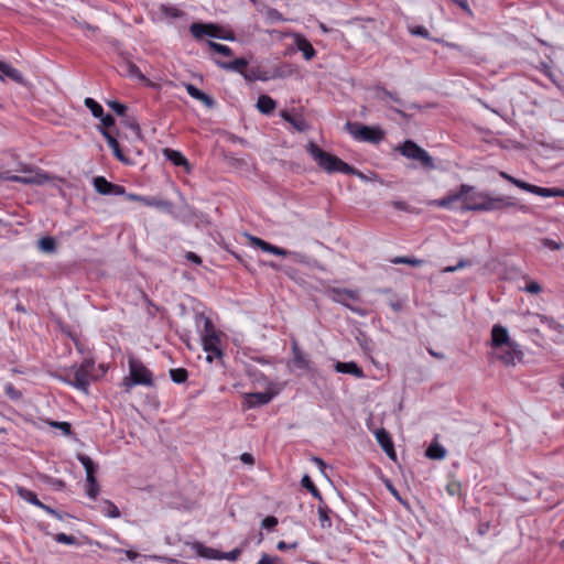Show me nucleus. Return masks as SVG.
Masks as SVG:
<instances>
[{"instance_id":"4be33fe9","label":"nucleus","mask_w":564,"mask_h":564,"mask_svg":"<svg viewBox=\"0 0 564 564\" xmlns=\"http://www.w3.org/2000/svg\"><path fill=\"white\" fill-rule=\"evenodd\" d=\"M185 88H186L187 94H188L192 98H194V99H196V100L200 101V102H202V104H204L207 108H213V107H214V105H215L214 99H213L210 96H208L207 94H205L204 91L199 90V89H198L197 87H195L193 84H186V85H185Z\"/></svg>"},{"instance_id":"8fccbe9b","label":"nucleus","mask_w":564,"mask_h":564,"mask_svg":"<svg viewBox=\"0 0 564 564\" xmlns=\"http://www.w3.org/2000/svg\"><path fill=\"white\" fill-rule=\"evenodd\" d=\"M126 197L129 200L141 202L148 206H158L159 205V203L150 200L149 198L141 196V195H137V194H127Z\"/></svg>"},{"instance_id":"b1692460","label":"nucleus","mask_w":564,"mask_h":564,"mask_svg":"<svg viewBox=\"0 0 564 564\" xmlns=\"http://www.w3.org/2000/svg\"><path fill=\"white\" fill-rule=\"evenodd\" d=\"M99 131L100 133L102 134V137L106 139L109 148L112 150L113 152V155L121 162H126V158L120 149V145H119V142L117 141V139L111 135L108 130L104 129V128H99Z\"/></svg>"},{"instance_id":"f3484780","label":"nucleus","mask_w":564,"mask_h":564,"mask_svg":"<svg viewBox=\"0 0 564 564\" xmlns=\"http://www.w3.org/2000/svg\"><path fill=\"white\" fill-rule=\"evenodd\" d=\"M375 436L383 452L387 454V456L391 459H395L397 454L389 433L384 429H379L375 432Z\"/></svg>"},{"instance_id":"0e129e2a","label":"nucleus","mask_w":564,"mask_h":564,"mask_svg":"<svg viewBox=\"0 0 564 564\" xmlns=\"http://www.w3.org/2000/svg\"><path fill=\"white\" fill-rule=\"evenodd\" d=\"M37 508H41L42 510H44V511H45V512H47L48 514H51V516H53V517L57 518L58 520H62V519H63L62 514H61L57 510L53 509V508H52V507H50V506L44 505L43 502H41V506H39Z\"/></svg>"},{"instance_id":"052dcab7","label":"nucleus","mask_w":564,"mask_h":564,"mask_svg":"<svg viewBox=\"0 0 564 564\" xmlns=\"http://www.w3.org/2000/svg\"><path fill=\"white\" fill-rule=\"evenodd\" d=\"M278 524V519L273 516H269L262 520V528L263 529H273Z\"/></svg>"},{"instance_id":"58836bf2","label":"nucleus","mask_w":564,"mask_h":564,"mask_svg":"<svg viewBox=\"0 0 564 564\" xmlns=\"http://www.w3.org/2000/svg\"><path fill=\"white\" fill-rule=\"evenodd\" d=\"M540 242H541L543 248L552 250V251H558V250L563 249V247H564L562 241L554 240V239H551V238H542L540 240Z\"/></svg>"},{"instance_id":"338daca9","label":"nucleus","mask_w":564,"mask_h":564,"mask_svg":"<svg viewBox=\"0 0 564 564\" xmlns=\"http://www.w3.org/2000/svg\"><path fill=\"white\" fill-rule=\"evenodd\" d=\"M297 545H299V543H297L296 541H295V542H293V543H290V544H289V543H285L284 541H280V542H278V544H276V549H278L279 551H286V550H289V549H296V547H297Z\"/></svg>"},{"instance_id":"c85d7f7f","label":"nucleus","mask_w":564,"mask_h":564,"mask_svg":"<svg viewBox=\"0 0 564 564\" xmlns=\"http://www.w3.org/2000/svg\"><path fill=\"white\" fill-rule=\"evenodd\" d=\"M164 156L176 166L187 165L186 158L178 151L172 149H164Z\"/></svg>"},{"instance_id":"7ed1b4c3","label":"nucleus","mask_w":564,"mask_h":564,"mask_svg":"<svg viewBox=\"0 0 564 564\" xmlns=\"http://www.w3.org/2000/svg\"><path fill=\"white\" fill-rule=\"evenodd\" d=\"M130 377L124 378L123 386L130 390L133 386H153L152 372L138 359L129 358Z\"/></svg>"},{"instance_id":"72a5a7b5","label":"nucleus","mask_w":564,"mask_h":564,"mask_svg":"<svg viewBox=\"0 0 564 564\" xmlns=\"http://www.w3.org/2000/svg\"><path fill=\"white\" fill-rule=\"evenodd\" d=\"M84 104L95 118L102 117L104 109L95 99L88 97L85 99Z\"/></svg>"},{"instance_id":"9d476101","label":"nucleus","mask_w":564,"mask_h":564,"mask_svg":"<svg viewBox=\"0 0 564 564\" xmlns=\"http://www.w3.org/2000/svg\"><path fill=\"white\" fill-rule=\"evenodd\" d=\"M468 192H471V185L462 184L456 191H452L446 196L433 200L431 205H435L437 207L447 209H449L456 202H462L463 205L465 204V199L467 198Z\"/></svg>"},{"instance_id":"7c9ffc66","label":"nucleus","mask_w":564,"mask_h":564,"mask_svg":"<svg viewBox=\"0 0 564 564\" xmlns=\"http://www.w3.org/2000/svg\"><path fill=\"white\" fill-rule=\"evenodd\" d=\"M17 494L21 499H23L34 506H36V507L41 506V501L37 499L36 495L33 491H31L24 487H17Z\"/></svg>"},{"instance_id":"3c124183","label":"nucleus","mask_w":564,"mask_h":564,"mask_svg":"<svg viewBox=\"0 0 564 564\" xmlns=\"http://www.w3.org/2000/svg\"><path fill=\"white\" fill-rule=\"evenodd\" d=\"M410 33L415 36H421L424 39H430V32L426 28L422 25H416L410 29Z\"/></svg>"},{"instance_id":"4c0bfd02","label":"nucleus","mask_w":564,"mask_h":564,"mask_svg":"<svg viewBox=\"0 0 564 564\" xmlns=\"http://www.w3.org/2000/svg\"><path fill=\"white\" fill-rule=\"evenodd\" d=\"M207 45L214 52H216L218 54H221L224 56H231L232 55L231 48L229 46H227V45L219 44V43L214 42V41H207Z\"/></svg>"},{"instance_id":"a878e982","label":"nucleus","mask_w":564,"mask_h":564,"mask_svg":"<svg viewBox=\"0 0 564 564\" xmlns=\"http://www.w3.org/2000/svg\"><path fill=\"white\" fill-rule=\"evenodd\" d=\"M293 361L297 368L308 369L310 360L305 354L302 352L296 341L292 344Z\"/></svg>"},{"instance_id":"4d7b16f0","label":"nucleus","mask_w":564,"mask_h":564,"mask_svg":"<svg viewBox=\"0 0 564 564\" xmlns=\"http://www.w3.org/2000/svg\"><path fill=\"white\" fill-rule=\"evenodd\" d=\"M127 70L129 75L134 76L139 79H144V75L141 73L137 65L131 63L127 64Z\"/></svg>"},{"instance_id":"ddd939ff","label":"nucleus","mask_w":564,"mask_h":564,"mask_svg":"<svg viewBox=\"0 0 564 564\" xmlns=\"http://www.w3.org/2000/svg\"><path fill=\"white\" fill-rule=\"evenodd\" d=\"M0 178L21 184L35 185H42L48 181V176L45 173H34L32 177H22L20 175H11L9 172H4L0 174Z\"/></svg>"},{"instance_id":"f704fd0d","label":"nucleus","mask_w":564,"mask_h":564,"mask_svg":"<svg viewBox=\"0 0 564 564\" xmlns=\"http://www.w3.org/2000/svg\"><path fill=\"white\" fill-rule=\"evenodd\" d=\"M170 377L175 383H183L186 381L188 373L184 368H175L170 370Z\"/></svg>"},{"instance_id":"de8ad7c7","label":"nucleus","mask_w":564,"mask_h":564,"mask_svg":"<svg viewBox=\"0 0 564 564\" xmlns=\"http://www.w3.org/2000/svg\"><path fill=\"white\" fill-rule=\"evenodd\" d=\"M107 105L118 116L123 117L126 115L127 107L123 104H120L119 101H116V100H110L107 102Z\"/></svg>"},{"instance_id":"aec40b11","label":"nucleus","mask_w":564,"mask_h":564,"mask_svg":"<svg viewBox=\"0 0 564 564\" xmlns=\"http://www.w3.org/2000/svg\"><path fill=\"white\" fill-rule=\"evenodd\" d=\"M293 37L297 50L303 53L304 58L306 61L312 59L316 54L313 45L302 34L296 33Z\"/></svg>"},{"instance_id":"39448f33","label":"nucleus","mask_w":564,"mask_h":564,"mask_svg":"<svg viewBox=\"0 0 564 564\" xmlns=\"http://www.w3.org/2000/svg\"><path fill=\"white\" fill-rule=\"evenodd\" d=\"M399 151L403 156L420 162L424 169L433 170L435 167L430 153L411 140H406L399 148Z\"/></svg>"},{"instance_id":"412c9836","label":"nucleus","mask_w":564,"mask_h":564,"mask_svg":"<svg viewBox=\"0 0 564 564\" xmlns=\"http://www.w3.org/2000/svg\"><path fill=\"white\" fill-rule=\"evenodd\" d=\"M0 72L2 73L0 75V80L3 82L4 80V77H8L10 78L11 80L18 83V84H23L24 83V77L23 75L21 74L20 70H18L17 68L12 67L11 65L4 63V62H1L0 61Z\"/></svg>"},{"instance_id":"603ef678","label":"nucleus","mask_w":564,"mask_h":564,"mask_svg":"<svg viewBox=\"0 0 564 564\" xmlns=\"http://www.w3.org/2000/svg\"><path fill=\"white\" fill-rule=\"evenodd\" d=\"M257 564H284L283 561L279 556H270L268 554H262L261 558Z\"/></svg>"},{"instance_id":"0eeeda50","label":"nucleus","mask_w":564,"mask_h":564,"mask_svg":"<svg viewBox=\"0 0 564 564\" xmlns=\"http://www.w3.org/2000/svg\"><path fill=\"white\" fill-rule=\"evenodd\" d=\"M327 294L332 301L346 306L347 308L359 315H365V312L362 310L355 307L350 304V302H356L359 300L358 291L333 288L327 291Z\"/></svg>"},{"instance_id":"5701e85b","label":"nucleus","mask_w":564,"mask_h":564,"mask_svg":"<svg viewBox=\"0 0 564 564\" xmlns=\"http://www.w3.org/2000/svg\"><path fill=\"white\" fill-rule=\"evenodd\" d=\"M335 370L340 373H349L355 376L356 378H362L364 371L354 361L349 362H336Z\"/></svg>"},{"instance_id":"c9c22d12","label":"nucleus","mask_w":564,"mask_h":564,"mask_svg":"<svg viewBox=\"0 0 564 564\" xmlns=\"http://www.w3.org/2000/svg\"><path fill=\"white\" fill-rule=\"evenodd\" d=\"M122 123H123L127 128L131 129V130L135 133V135H137L138 138H140V135H141V129H140V126H139V123H138V120H137L134 117L124 115V116L122 117Z\"/></svg>"},{"instance_id":"774afa93","label":"nucleus","mask_w":564,"mask_h":564,"mask_svg":"<svg viewBox=\"0 0 564 564\" xmlns=\"http://www.w3.org/2000/svg\"><path fill=\"white\" fill-rule=\"evenodd\" d=\"M110 195H113V196H121V195H127L126 193V188L121 185H117V184H112V188H111V193Z\"/></svg>"},{"instance_id":"864d4df0","label":"nucleus","mask_w":564,"mask_h":564,"mask_svg":"<svg viewBox=\"0 0 564 564\" xmlns=\"http://www.w3.org/2000/svg\"><path fill=\"white\" fill-rule=\"evenodd\" d=\"M522 290L527 293L539 294L542 291V288L538 282L529 281Z\"/></svg>"},{"instance_id":"69168bd1","label":"nucleus","mask_w":564,"mask_h":564,"mask_svg":"<svg viewBox=\"0 0 564 564\" xmlns=\"http://www.w3.org/2000/svg\"><path fill=\"white\" fill-rule=\"evenodd\" d=\"M37 508H41L42 510H44V511H45V512H47L48 514H51V516H53V517L57 518L58 520H62V519H63L62 514H61L57 510L53 509V508H52V507H50V506L44 505L43 502H41V506H39Z\"/></svg>"},{"instance_id":"bb28decb","label":"nucleus","mask_w":564,"mask_h":564,"mask_svg":"<svg viewBox=\"0 0 564 564\" xmlns=\"http://www.w3.org/2000/svg\"><path fill=\"white\" fill-rule=\"evenodd\" d=\"M276 107L275 101L268 95H261L257 101V109L263 115H270Z\"/></svg>"},{"instance_id":"5fc2aeb1","label":"nucleus","mask_w":564,"mask_h":564,"mask_svg":"<svg viewBox=\"0 0 564 564\" xmlns=\"http://www.w3.org/2000/svg\"><path fill=\"white\" fill-rule=\"evenodd\" d=\"M217 335L215 326L209 318H204V330L202 336Z\"/></svg>"},{"instance_id":"49530a36","label":"nucleus","mask_w":564,"mask_h":564,"mask_svg":"<svg viewBox=\"0 0 564 564\" xmlns=\"http://www.w3.org/2000/svg\"><path fill=\"white\" fill-rule=\"evenodd\" d=\"M265 18L270 23L280 22V21L285 20L278 10L272 9V8L267 9Z\"/></svg>"},{"instance_id":"bf43d9fd","label":"nucleus","mask_w":564,"mask_h":564,"mask_svg":"<svg viewBox=\"0 0 564 564\" xmlns=\"http://www.w3.org/2000/svg\"><path fill=\"white\" fill-rule=\"evenodd\" d=\"M51 425L63 431L65 435H69L72 433V426L68 422H52Z\"/></svg>"},{"instance_id":"e433bc0d","label":"nucleus","mask_w":564,"mask_h":564,"mask_svg":"<svg viewBox=\"0 0 564 564\" xmlns=\"http://www.w3.org/2000/svg\"><path fill=\"white\" fill-rule=\"evenodd\" d=\"M301 484L304 488H306L313 495V497L322 500L321 492L318 491V489L316 488V486L314 485V482L312 481V479L308 475L303 476Z\"/></svg>"},{"instance_id":"680f3d73","label":"nucleus","mask_w":564,"mask_h":564,"mask_svg":"<svg viewBox=\"0 0 564 564\" xmlns=\"http://www.w3.org/2000/svg\"><path fill=\"white\" fill-rule=\"evenodd\" d=\"M98 119H100L101 121V124L104 129L107 130V128L109 127H112L115 124V119L111 115H104L102 113V117H99Z\"/></svg>"},{"instance_id":"473e14b6","label":"nucleus","mask_w":564,"mask_h":564,"mask_svg":"<svg viewBox=\"0 0 564 564\" xmlns=\"http://www.w3.org/2000/svg\"><path fill=\"white\" fill-rule=\"evenodd\" d=\"M101 512L109 518H119L120 517V511H119L118 507L109 500L104 501Z\"/></svg>"},{"instance_id":"4468645a","label":"nucleus","mask_w":564,"mask_h":564,"mask_svg":"<svg viewBox=\"0 0 564 564\" xmlns=\"http://www.w3.org/2000/svg\"><path fill=\"white\" fill-rule=\"evenodd\" d=\"M497 349L496 357L507 366L514 365L516 360L521 358V352L517 350L513 341L503 346V348Z\"/></svg>"},{"instance_id":"13d9d810","label":"nucleus","mask_w":564,"mask_h":564,"mask_svg":"<svg viewBox=\"0 0 564 564\" xmlns=\"http://www.w3.org/2000/svg\"><path fill=\"white\" fill-rule=\"evenodd\" d=\"M86 494L89 498L96 499L99 494V485L97 484H87Z\"/></svg>"},{"instance_id":"09e8293b","label":"nucleus","mask_w":564,"mask_h":564,"mask_svg":"<svg viewBox=\"0 0 564 564\" xmlns=\"http://www.w3.org/2000/svg\"><path fill=\"white\" fill-rule=\"evenodd\" d=\"M471 263L468 261V260H465V259H462L457 262L456 265H448V267H445L444 269H442V272L443 273H451V272H455L459 269H464L466 267H469Z\"/></svg>"},{"instance_id":"79ce46f5","label":"nucleus","mask_w":564,"mask_h":564,"mask_svg":"<svg viewBox=\"0 0 564 564\" xmlns=\"http://www.w3.org/2000/svg\"><path fill=\"white\" fill-rule=\"evenodd\" d=\"M317 513H318L321 527L329 528L332 525V521L328 517V509L325 507H318Z\"/></svg>"},{"instance_id":"6e6552de","label":"nucleus","mask_w":564,"mask_h":564,"mask_svg":"<svg viewBox=\"0 0 564 564\" xmlns=\"http://www.w3.org/2000/svg\"><path fill=\"white\" fill-rule=\"evenodd\" d=\"M189 31L192 35L198 40L204 35L228 41H232L235 39L232 32H224L219 26L214 24L193 23L189 28Z\"/></svg>"},{"instance_id":"20e7f679","label":"nucleus","mask_w":564,"mask_h":564,"mask_svg":"<svg viewBox=\"0 0 564 564\" xmlns=\"http://www.w3.org/2000/svg\"><path fill=\"white\" fill-rule=\"evenodd\" d=\"M345 129L354 139L364 142L378 143L384 137L379 127H369L358 122L347 121Z\"/></svg>"},{"instance_id":"f257e3e1","label":"nucleus","mask_w":564,"mask_h":564,"mask_svg":"<svg viewBox=\"0 0 564 564\" xmlns=\"http://www.w3.org/2000/svg\"><path fill=\"white\" fill-rule=\"evenodd\" d=\"M514 206V202L508 196H491L488 192L476 191L471 186L468 192L465 204L462 205L463 212H495Z\"/></svg>"},{"instance_id":"f8f14e48","label":"nucleus","mask_w":564,"mask_h":564,"mask_svg":"<svg viewBox=\"0 0 564 564\" xmlns=\"http://www.w3.org/2000/svg\"><path fill=\"white\" fill-rule=\"evenodd\" d=\"M249 240L252 246L258 247L259 249H261L262 251L268 252V253H272V254L281 256V257H286L290 254L297 256V253H295V252L276 247L274 245H271V243L264 241L263 239L254 237V236H249Z\"/></svg>"},{"instance_id":"f03ea898","label":"nucleus","mask_w":564,"mask_h":564,"mask_svg":"<svg viewBox=\"0 0 564 564\" xmlns=\"http://www.w3.org/2000/svg\"><path fill=\"white\" fill-rule=\"evenodd\" d=\"M305 149L317 165L327 173L340 172L344 174L361 176V173L357 172L352 166L341 161L338 156L325 152L314 142H308Z\"/></svg>"},{"instance_id":"2eb2a0df","label":"nucleus","mask_w":564,"mask_h":564,"mask_svg":"<svg viewBox=\"0 0 564 564\" xmlns=\"http://www.w3.org/2000/svg\"><path fill=\"white\" fill-rule=\"evenodd\" d=\"M204 350L208 352L207 360L212 361L213 357H220V338L218 335L202 336Z\"/></svg>"},{"instance_id":"9b49d317","label":"nucleus","mask_w":564,"mask_h":564,"mask_svg":"<svg viewBox=\"0 0 564 564\" xmlns=\"http://www.w3.org/2000/svg\"><path fill=\"white\" fill-rule=\"evenodd\" d=\"M249 240L252 246L258 247L259 249H261L262 251L268 252V253H272V254L281 256V257H286L290 254L297 256V253H295V252L276 247L274 245H271V243L264 241L263 239L254 237V236H249Z\"/></svg>"},{"instance_id":"a211bd4d","label":"nucleus","mask_w":564,"mask_h":564,"mask_svg":"<svg viewBox=\"0 0 564 564\" xmlns=\"http://www.w3.org/2000/svg\"><path fill=\"white\" fill-rule=\"evenodd\" d=\"M511 341L509 337L508 329L501 325H494L491 329V346L494 348H503V346L509 345Z\"/></svg>"},{"instance_id":"2f4dec72","label":"nucleus","mask_w":564,"mask_h":564,"mask_svg":"<svg viewBox=\"0 0 564 564\" xmlns=\"http://www.w3.org/2000/svg\"><path fill=\"white\" fill-rule=\"evenodd\" d=\"M197 554L205 558L220 560L221 552L213 547H207L202 544L197 545Z\"/></svg>"},{"instance_id":"6ab92c4d","label":"nucleus","mask_w":564,"mask_h":564,"mask_svg":"<svg viewBox=\"0 0 564 564\" xmlns=\"http://www.w3.org/2000/svg\"><path fill=\"white\" fill-rule=\"evenodd\" d=\"M280 116L284 121L289 122L299 132H305L310 129L308 123L306 122L302 115L291 113L286 110H282Z\"/></svg>"},{"instance_id":"c756f323","label":"nucleus","mask_w":564,"mask_h":564,"mask_svg":"<svg viewBox=\"0 0 564 564\" xmlns=\"http://www.w3.org/2000/svg\"><path fill=\"white\" fill-rule=\"evenodd\" d=\"M94 187L101 195H110L112 183L108 182L104 176H96L94 178Z\"/></svg>"},{"instance_id":"a18cd8bd","label":"nucleus","mask_w":564,"mask_h":564,"mask_svg":"<svg viewBox=\"0 0 564 564\" xmlns=\"http://www.w3.org/2000/svg\"><path fill=\"white\" fill-rule=\"evenodd\" d=\"M243 77L248 82L268 80V77L265 75L260 74V72L258 69H250V70L243 73Z\"/></svg>"},{"instance_id":"423d86ee","label":"nucleus","mask_w":564,"mask_h":564,"mask_svg":"<svg viewBox=\"0 0 564 564\" xmlns=\"http://www.w3.org/2000/svg\"><path fill=\"white\" fill-rule=\"evenodd\" d=\"M500 176L505 178L506 181L510 182L518 188L542 196V197H564V189L561 188H546V187H540L530 183H527L522 180H518L506 172H500Z\"/></svg>"},{"instance_id":"393cba45","label":"nucleus","mask_w":564,"mask_h":564,"mask_svg":"<svg viewBox=\"0 0 564 564\" xmlns=\"http://www.w3.org/2000/svg\"><path fill=\"white\" fill-rule=\"evenodd\" d=\"M215 63L223 69L238 72L242 75L245 67L248 65L247 59H245L243 57L236 58L231 62H221L219 59H216Z\"/></svg>"},{"instance_id":"a19ab883","label":"nucleus","mask_w":564,"mask_h":564,"mask_svg":"<svg viewBox=\"0 0 564 564\" xmlns=\"http://www.w3.org/2000/svg\"><path fill=\"white\" fill-rule=\"evenodd\" d=\"M39 247L44 252H53L56 246L53 238L43 237L39 240Z\"/></svg>"},{"instance_id":"e2e57ef3","label":"nucleus","mask_w":564,"mask_h":564,"mask_svg":"<svg viewBox=\"0 0 564 564\" xmlns=\"http://www.w3.org/2000/svg\"><path fill=\"white\" fill-rule=\"evenodd\" d=\"M163 12L166 15L172 17V18H180V17L183 15V12L180 9L175 8V7H165L163 9Z\"/></svg>"},{"instance_id":"1a4fd4ad","label":"nucleus","mask_w":564,"mask_h":564,"mask_svg":"<svg viewBox=\"0 0 564 564\" xmlns=\"http://www.w3.org/2000/svg\"><path fill=\"white\" fill-rule=\"evenodd\" d=\"M93 369H94L93 360L87 359V360L83 361L82 365L74 371V378L72 381H69V383L73 384L78 390H82L85 393H87L88 387L93 379V375H91Z\"/></svg>"},{"instance_id":"ea45409f","label":"nucleus","mask_w":564,"mask_h":564,"mask_svg":"<svg viewBox=\"0 0 564 564\" xmlns=\"http://www.w3.org/2000/svg\"><path fill=\"white\" fill-rule=\"evenodd\" d=\"M77 458L84 466L86 474L96 471V465L89 456L84 455V454H78Z\"/></svg>"},{"instance_id":"dca6fc26","label":"nucleus","mask_w":564,"mask_h":564,"mask_svg":"<svg viewBox=\"0 0 564 564\" xmlns=\"http://www.w3.org/2000/svg\"><path fill=\"white\" fill-rule=\"evenodd\" d=\"M274 394L272 392H254V393H246L245 399V405L248 409L257 408L260 405L268 404L272 399Z\"/></svg>"},{"instance_id":"c03bdc74","label":"nucleus","mask_w":564,"mask_h":564,"mask_svg":"<svg viewBox=\"0 0 564 564\" xmlns=\"http://www.w3.org/2000/svg\"><path fill=\"white\" fill-rule=\"evenodd\" d=\"M393 263H404L412 267H419L423 263V260L416 259V258H409V257H397L392 260Z\"/></svg>"},{"instance_id":"37998d69","label":"nucleus","mask_w":564,"mask_h":564,"mask_svg":"<svg viewBox=\"0 0 564 564\" xmlns=\"http://www.w3.org/2000/svg\"><path fill=\"white\" fill-rule=\"evenodd\" d=\"M54 540L57 543L68 544V545H76L78 544L77 539L74 535H68L66 533H57L54 535Z\"/></svg>"},{"instance_id":"cd10ccee","label":"nucleus","mask_w":564,"mask_h":564,"mask_svg":"<svg viewBox=\"0 0 564 564\" xmlns=\"http://www.w3.org/2000/svg\"><path fill=\"white\" fill-rule=\"evenodd\" d=\"M447 451L437 442L431 443V445L426 449V456L431 459H444L446 457Z\"/></svg>"},{"instance_id":"6e6d98bb","label":"nucleus","mask_w":564,"mask_h":564,"mask_svg":"<svg viewBox=\"0 0 564 564\" xmlns=\"http://www.w3.org/2000/svg\"><path fill=\"white\" fill-rule=\"evenodd\" d=\"M241 554L240 549H235L230 552L223 553L220 555V560L236 561Z\"/></svg>"}]
</instances>
